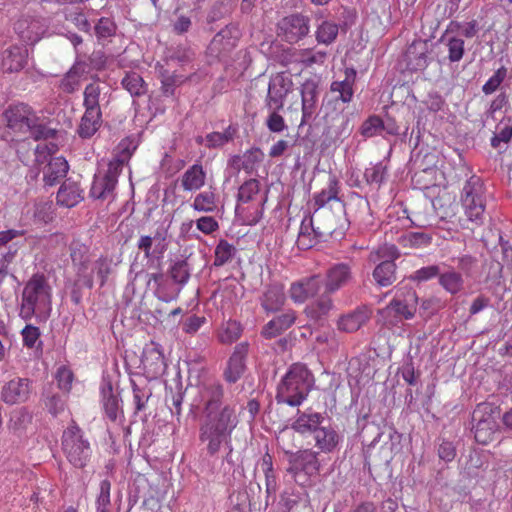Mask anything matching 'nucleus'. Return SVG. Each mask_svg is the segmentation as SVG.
<instances>
[{"label":"nucleus","instance_id":"50","mask_svg":"<svg viewBox=\"0 0 512 512\" xmlns=\"http://www.w3.org/2000/svg\"><path fill=\"white\" fill-rule=\"evenodd\" d=\"M170 276L175 283L185 284L190 278V266L187 260L178 259L170 267Z\"/></svg>","mask_w":512,"mask_h":512},{"label":"nucleus","instance_id":"33","mask_svg":"<svg viewBox=\"0 0 512 512\" xmlns=\"http://www.w3.org/2000/svg\"><path fill=\"white\" fill-rule=\"evenodd\" d=\"M286 300L283 286L275 284L269 286L261 296V306L267 313L279 311Z\"/></svg>","mask_w":512,"mask_h":512},{"label":"nucleus","instance_id":"4","mask_svg":"<svg viewBox=\"0 0 512 512\" xmlns=\"http://www.w3.org/2000/svg\"><path fill=\"white\" fill-rule=\"evenodd\" d=\"M312 384V375L306 366L294 364L278 385L276 400L289 406H299L308 396Z\"/></svg>","mask_w":512,"mask_h":512},{"label":"nucleus","instance_id":"28","mask_svg":"<svg viewBox=\"0 0 512 512\" xmlns=\"http://www.w3.org/2000/svg\"><path fill=\"white\" fill-rule=\"evenodd\" d=\"M355 80L356 70L352 67L345 68L344 78L333 81L330 85V91L337 93V99L343 103H349L353 98Z\"/></svg>","mask_w":512,"mask_h":512},{"label":"nucleus","instance_id":"34","mask_svg":"<svg viewBox=\"0 0 512 512\" xmlns=\"http://www.w3.org/2000/svg\"><path fill=\"white\" fill-rule=\"evenodd\" d=\"M57 203L66 208H72L83 200V190L76 182H64L58 190Z\"/></svg>","mask_w":512,"mask_h":512},{"label":"nucleus","instance_id":"3","mask_svg":"<svg viewBox=\"0 0 512 512\" xmlns=\"http://www.w3.org/2000/svg\"><path fill=\"white\" fill-rule=\"evenodd\" d=\"M52 310V287L44 274L36 273L25 283L20 302L19 316L30 321L36 317L46 320Z\"/></svg>","mask_w":512,"mask_h":512},{"label":"nucleus","instance_id":"27","mask_svg":"<svg viewBox=\"0 0 512 512\" xmlns=\"http://www.w3.org/2000/svg\"><path fill=\"white\" fill-rule=\"evenodd\" d=\"M371 318V311L365 307H358L354 311L341 316L337 322L339 330L352 333L359 330Z\"/></svg>","mask_w":512,"mask_h":512},{"label":"nucleus","instance_id":"11","mask_svg":"<svg viewBox=\"0 0 512 512\" xmlns=\"http://www.w3.org/2000/svg\"><path fill=\"white\" fill-rule=\"evenodd\" d=\"M318 455L319 452L312 449H302L289 453L290 467L288 472L294 475L303 472L310 476L319 473L321 465Z\"/></svg>","mask_w":512,"mask_h":512},{"label":"nucleus","instance_id":"7","mask_svg":"<svg viewBox=\"0 0 512 512\" xmlns=\"http://www.w3.org/2000/svg\"><path fill=\"white\" fill-rule=\"evenodd\" d=\"M122 169L123 161L115 159L108 164L106 170L98 171L90 188V197L102 201H112L115 198V189Z\"/></svg>","mask_w":512,"mask_h":512},{"label":"nucleus","instance_id":"41","mask_svg":"<svg viewBox=\"0 0 512 512\" xmlns=\"http://www.w3.org/2000/svg\"><path fill=\"white\" fill-rule=\"evenodd\" d=\"M432 241V237L424 232H407L398 238V243L408 248L427 247Z\"/></svg>","mask_w":512,"mask_h":512},{"label":"nucleus","instance_id":"12","mask_svg":"<svg viewBox=\"0 0 512 512\" xmlns=\"http://www.w3.org/2000/svg\"><path fill=\"white\" fill-rule=\"evenodd\" d=\"M353 279L351 266L348 263L339 262L330 265L324 275V290L330 294H334Z\"/></svg>","mask_w":512,"mask_h":512},{"label":"nucleus","instance_id":"26","mask_svg":"<svg viewBox=\"0 0 512 512\" xmlns=\"http://www.w3.org/2000/svg\"><path fill=\"white\" fill-rule=\"evenodd\" d=\"M69 165L63 157H50L48 163L42 168L45 186H54L64 179L68 173Z\"/></svg>","mask_w":512,"mask_h":512},{"label":"nucleus","instance_id":"5","mask_svg":"<svg viewBox=\"0 0 512 512\" xmlns=\"http://www.w3.org/2000/svg\"><path fill=\"white\" fill-rule=\"evenodd\" d=\"M61 449L67 461L75 468L82 469L90 461L92 449L82 430L75 424L67 427L62 435Z\"/></svg>","mask_w":512,"mask_h":512},{"label":"nucleus","instance_id":"22","mask_svg":"<svg viewBox=\"0 0 512 512\" xmlns=\"http://www.w3.org/2000/svg\"><path fill=\"white\" fill-rule=\"evenodd\" d=\"M332 294L324 290L323 294L304 308V314L315 323L324 321L334 308Z\"/></svg>","mask_w":512,"mask_h":512},{"label":"nucleus","instance_id":"60","mask_svg":"<svg viewBox=\"0 0 512 512\" xmlns=\"http://www.w3.org/2000/svg\"><path fill=\"white\" fill-rule=\"evenodd\" d=\"M66 20L74 24L79 30L89 32L91 25L83 12L78 9L66 13Z\"/></svg>","mask_w":512,"mask_h":512},{"label":"nucleus","instance_id":"63","mask_svg":"<svg viewBox=\"0 0 512 512\" xmlns=\"http://www.w3.org/2000/svg\"><path fill=\"white\" fill-rule=\"evenodd\" d=\"M440 270L439 266L437 265H430L426 267H422L418 270H416L412 275L411 279L418 282H425L428 281L438 275Z\"/></svg>","mask_w":512,"mask_h":512},{"label":"nucleus","instance_id":"43","mask_svg":"<svg viewBox=\"0 0 512 512\" xmlns=\"http://www.w3.org/2000/svg\"><path fill=\"white\" fill-rule=\"evenodd\" d=\"M85 72L83 64L73 65L61 81V88L67 93L74 92L80 85V80Z\"/></svg>","mask_w":512,"mask_h":512},{"label":"nucleus","instance_id":"9","mask_svg":"<svg viewBox=\"0 0 512 512\" xmlns=\"http://www.w3.org/2000/svg\"><path fill=\"white\" fill-rule=\"evenodd\" d=\"M310 29L309 19L300 14L284 17L278 23V36L289 43L298 42Z\"/></svg>","mask_w":512,"mask_h":512},{"label":"nucleus","instance_id":"57","mask_svg":"<svg viewBox=\"0 0 512 512\" xmlns=\"http://www.w3.org/2000/svg\"><path fill=\"white\" fill-rule=\"evenodd\" d=\"M384 128V123L380 117L370 116L362 124L360 133L366 138H371L379 135Z\"/></svg>","mask_w":512,"mask_h":512},{"label":"nucleus","instance_id":"1","mask_svg":"<svg viewBox=\"0 0 512 512\" xmlns=\"http://www.w3.org/2000/svg\"><path fill=\"white\" fill-rule=\"evenodd\" d=\"M199 397L204 415L199 438L207 444V452L213 456L222 444H230L231 433L238 424V418L234 407L226 405L220 409L223 388L216 380L205 381L199 387Z\"/></svg>","mask_w":512,"mask_h":512},{"label":"nucleus","instance_id":"59","mask_svg":"<svg viewBox=\"0 0 512 512\" xmlns=\"http://www.w3.org/2000/svg\"><path fill=\"white\" fill-rule=\"evenodd\" d=\"M385 175L386 167L381 162L371 165L364 172V177L370 184L380 185L384 181Z\"/></svg>","mask_w":512,"mask_h":512},{"label":"nucleus","instance_id":"44","mask_svg":"<svg viewBox=\"0 0 512 512\" xmlns=\"http://www.w3.org/2000/svg\"><path fill=\"white\" fill-rule=\"evenodd\" d=\"M441 41L445 42L448 49V59L450 62H459L465 53V42L457 36L443 35Z\"/></svg>","mask_w":512,"mask_h":512},{"label":"nucleus","instance_id":"21","mask_svg":"<svg viewBox=\"0 0 512 512\" xmlns=\"http://www.w3.org/2000/svg\"><path fill=\"white\" fill-rule=\"evenodd\" d=\"M248 353V343L242 342L235 346L234 352L228 360L227 368L224 372L225 379L230 383H235L245 370V358Z\"/></svg>","mask_w":512,"mask_h":512},{"label":"nucleus","instance_id":"39","mask_svg":"<svg viewBox=\"0 0 512 512\" xmlns=\"http://www.w3.org/2000/svg\"><path fill=\"white\" fill-rule=\"evenodd\" d=\"M100 93L101 88L97 83H90L85 87L83 93L85 113L102 114L99 103Z\"/></svg>","mask_w":512,"mask_h":512},{"label":"nucleus","instance_id":"16","mask_svg":"<svg viewBox=\"0 0 512 512\" xmlns=\"http://www.w3.org/2000/svg\"><path fill=\"white\" fill-rule=\"evenodd\" d=\"M237 40L238 30L227 26L213 37L208 46V52L211 56L220 58L236 46Z\"/></svg>","mask_w":512,"mask_h":512},{"label":"nucleus","instance_id":"55","mask_svg":"<svg viewBox=\"0 0 512 512\" xmlns=\"http://www.w3.org/2000/svg\"><path fill=\"white\" fill-rule=\"evenodd\" d=\"M512 138V125L500 122L491 138V146L493 148H500L501 143L508 144Z\"/></svg>","mask_w":512,"mask_h":512},{"label":"nucleus","instance_id":"62","mask_svg":"<svg viewBox=\"0 0 512 512\" xmlns=\"http://www.w3.org/2000/svg\"><path fill=\"white\" fill-rule=\"evenodd\" d=\"M279 110H271L267 117L266 125L271 132L280 133L287 129L284 118L278 113Z\"/></svg>","mask_w":512,"mask_h":512},{"label":"nucleus","instance_id":"8","mask_svg":"<svg viewBox=\"0 0 512 512\" xmlns=\"http://www.w3.org/2000/svg\"><path fill=\"white\" fill-rule=\"evenodd\" d=\"M293 82L289 75L277 73L270 78L268 92L265 100L269 110H281L284 100L292 90Z\"/></svg>","mask_w":512,"mask_h":512},{"label":"nucleus","instance_id":"6","mask_svg":"<svg viewBox=\"0 0 512 512\" xmlns=\"http://www.w3.org/2000/svg\"><path fill=\"white\" fill-rule=\"evenodd\" d=\"M461 204L468 220L481 225L486 208L485 186L482 179L472 175L461 191Z\"/></svg>","mask_w":512,"mask_h":512},{"label":"nucleus","instance_id":"48","mask_svg":"<svg viewBox=\"0 0 512 512\" xmlns=\"http://www.w3.org/2000/svg\"><path fill=\"white\" fill-rule=\"evenodd\" d=\"M237 132L234 126H228L223 132H212L206 135V146L209 148L222 147L226 143L232 141Z\"/></svg>","mask_w":512,"mask_h":512},{"label":"nucleus","instance_id":"47","mask_svg":"<svg viewBox=\"0 0 512 512\" xmlns=\"http://www.w3.org/2000/svg\"><path fill=\"white\" fill-rule=\"evenodd\" d=\"M236 253L235 247L228 241L221 239L214 251V266L221 267L232 260Z\"/></svg>","mask_w":512,"mask_h":512},{"label":"nucleus","instance_id":"10","mask_svg":"<svg viewBox=\"0 0 512 512\" xmlns=\"http://www.w3.org/2000/svg\"><path fill=\"white\" fill-rule=\"evenodd\" d=\"M33 393L32 381L16 377L6 382L1 388V399L8 405L27 402Z\"/></svg>","mask_w":512,"mask_h":512},{"label":"nucleus","instance_id":"24","mask_svg":"<svg viewBox=\"0 0 512 512\" xmlns=\"http://www.w3.org/2000/svg\"><path fill=\"white\" fill-rule=\"evenodd\" d=\"M315 444L314 446L318 449L317 452L329 454L338 449L342 437L332 426H322L316 431V434L312 437Z\"/></svg>","mask_w":512,"mask_h":512},{"label":"nucleus","instance_id":"17","mask_svg":"<svg viewBox=\"0 0 512 512\" xmlns=\"http://www.w3.org/2000/svg\"><path fill=\"white\" fill-rule=\"evenodd\" d=\"M300 93L302 100V118L300 126H303L309 122L316 111L319 96L318 83L312 79L306 80L301 85Z\"/></svg>","mask_w":512,"mask_h":512},{"label":"nucleus","instance_id":"52","mask_svg":"<svg viewBox=\"0 0 512 512\" xmlns=\"http://www.w3.org/2000/svg\"><path fill=\"white\" fill-rule=\"evenodd\" d=\"M260 192V182L256 179L245 181L238 189V201L247 203L252 201Z\"/></svg>","mask_w":512,"mask_h":512},{"label":"nucleus","instance_id":"36","mask_svg":"<svg viewBox=\"0 0 512 512\" xmlns=\"http://www.w3.org/2000/svg\"><path fill=\"white\" fill-rule=\"evenodd\" d=\"M373 278L379 286L386 287L396 281V265L393 261L380 262L373 271Z\"/></svg>","mask_w":512,"mask_h":512},{"label":"nucleus","instance_id":"49","mask_svg":"<svg viewBox=\"0 0 512 512\" xmlns=\"http://www.w3.org/2000/svg\"><path fill=\"white\" fill-rule=\"evenodd\" d=\"M460 30L464 37L473 38L479 31L478 22L476 20H471L467 23L451 21L445 30V35H449L450 33H457Z\"/></svg>","mask_w":512,"mask_h":512},{"label":"nucleus","instance_id":"30","mask_svg":"<svg viewBox=\"0 0 512 512\" xmlns=\"http://www.w3.org/2000/svg\"><path fill=\"white\" fill-rule=\"evenodd\" d=\"M417 296L414 291H409L404 300L393 299L384 312L393 314L395 317L411 319L416 312Z\"/></svg>","mask_w":512,"mask_h":512},{"label":"nucleus","instance_id":"2","mask_svg":"<svg viewBox=\"0 0 512 512\" xmlns=\"http://www.w3.org/2000/svg\"><path fill=\"white\" fill-rule=\"evenodd\" d=\"M6 136L11 140L32 137L35 140L53 138L55 130L46 126L32 107L25 103L10 105L4 112Z\"/></svg>","mask_w":512,"mask_h":512},{"label":"nucleus","instance_id":"23","mask_svg":"<svg viewBox=\"0 0 512 512\" xmlns=\"http://www.w3.org/2000/svg\"><path fill=\"white\" fill-rule=\"evenodd\" d=\"M304 219L312 220L311 230L315 237L331 236L336 230L335 217L331 210H315L311 216Z\"/></svg>","mask_w":512,"mask_h":512},{"label":"nucleus","instance_id":"38","mask_svg":"<svg viewBox=\"0 0 512 512\" xmlns=\"http://www.w3.org/2000/svg\"><path fill=\"white\" fill-rule=\"evenodd\" d=\"M102 114H83L77 132L81 138H91L101 127Z\"/></svg>","mask_w":512,"mask_h":512},{"label":"nucleus","instance_id":"45","mask_svg":"<svg viewBox=\"0 0 512 512\" xmlns=\"http://www.w3.org/2000/svg\"><path fill=\"white\" fill-rule=\"evenodd\" d=\"M241 334V324L235 320H229L220 328L218 332V339L222 344L229 345L237 341Z\"/></svg>","mask_w":512,"mask_h":512},{"label":"nucleus","instance_id":"37","mask_svg":"<svg viewBox=\"0 0 512 512\" xmlns=\"http://www.w3.org/2000/svg\"><path fill=\"white\" fill-rule=\"evenodd\" d=\"M339 33V25L332 20H322L316 27L315 37L319 44H332Z\"/></svg>","mask_w":512,"mask_h":512},{"label":"nucleus","instance_id":"19","mask_svg":"<svg viewBox=\"0 0 512 512\" xmlns=\"http://www.w3.org/2000/svg\"><path fill=\"white\" fill-rule=\"evenodd\" d=\"M325 418L323 414L307 410L305 412L298 411V415L292 423V429L300 435H311L312 437L316 434V431L323 426Z\"/></svg>","mask_w":512,"mask_h":512},{"label":"nucleus","instance_id":"14","mask_svg":"<svg viewBox=\"0 0 512 512\" xmlns=\"http://www.w3.org/2000/svg\"><path fill=\"white\" fill-rule=\"evenodd\" d=\"M70 256L73 264L77 267L78 281L91 289L93 287V275L88 272V247L79 241H73L70 245Z\"/></svg>","mask_w":512,"mask_h":512},{"label":"nucleus","instance_id":"61","mask_svg":"<svg viewBox=\"0 0 512 512\" xmlns=\"http://www.w3.org/2000/svg\"><path fill=\"white\" fill-rule=\"evenodd\" d=\"M115 24L109 18H101L95 26V33L99 39H106L115 33Z\"/></svg>","mask_w":512,"mask_h":512},{"label":"nucleus","instance_id":"31","mask_svg":"<svg viewBox=\"0 0 512 512\" xmlns=\"http://www.w3.org/2000/svg\"><path fill=\"white\" fill-rule=\"evenodd\" d=\"M479 412V410H476L473 413V420L477 421L474 426V437L478 443L487 444L494 439L497 432V423L491 415L480 418L478 416Z\"/></svg>","mask_w":512,"mask_h":512},{"label":"nucleus","instance_id":"53","mask_svg":"<svg viewBox=\"0 0 512 512\" xmlns=\"http://www.w3.org/2000/svg\"><path fill=\"white\" fill-rule=\"evenodd\" d=\"M99 494L96 498V512H109L111 505L110 491L111 483L109 480L104 479L99 485Z\"/></svg>","mask_w":512,"mask_h":512},{"label":"nucleus","instance_id":"56","mask_svg":"<svg viewBox=\"0 0 512 512\" xmlns=\"http://www.w3.org/2000/svg\"><path fill=\"white\" fill-rule=\"evenodd\" d=\"M143 83H144L143 79L137 73L127 74L122 80L123 87L131 95H134V96H139L145 92Z\"/></svg>","mask_w":512,"mask_h":512},{"label":"nucleus","instance_id":"20","mask_svg":"<svg viewBox=\"0 0 512 512\" xmlns=\"http://www.w3.org/2000/svg\"><path fill=\"white\" fill-rule=\"evenodd\" d=\"M27 58L28 50L25 46H10L2 53L1 69L3 72H18L25 67Z\"/></svg>","mask_w":512,"mask_h":512},{"label":"nucleus","instance_id":"15","mask_svg":"<svg viewBox=\"0 0 512 512\" xmlns=\"http://www.w3.org/2000/svg\"><path fill=\"white\" fill-rule=\"evenodd\" d=\"M137 248L144 253L148 261L160 259L167 249L166 232L157 229L153 235H141Z\"/></svg>","mask_w":512,"mask_h":512},{"label":"nucleus","instance_id":"46","mask_svg":"<svg viewBox=\"0 0 512 512\" xmlns=\"http://www.w3.org/2000/svg\"><path fill=\"white\" fill-rule=\"evenodd\" d=\"M338 195V181L335 177H330L327 186L321 192L314 196V202L317 211L323 208L329 201L336 200Z\"/></svg>","mask_w":512,"mask_h":512},{"label":"nucleus","instance_id":"54","mask_svg":"<svg viewBox=\"0 0 512 512\" xmlns=\"http://www.w3.org/2000/svg\"><path fill=\"white\" fill-rule=\"evenodd\" d=\"M312 220L303 219L300 225V231L297 239L298 247L301 249H309L315 243V235L311 230Z\"/></svg>","mask_w":512,"mask_h":512},{"label":"nucleus","instance_id":"18","mask_svg":"<svg viewBox=\"0 0 512 512\" xmlns=\"http://www.w3.org/2000/svg\"><path fill=\"white\" fill-rule=\"evenodd\" d=\"M321 280L318 275L305 277L291 285L289 294L290 298L298 304L304 303L306 300L316 296L320 290Z\"/></svg>","mask_w":512,"mask_h":512},{"label":"nucleus","instance_id":"29","mask_svg":"<svg viewBox=\"0 0 512 512\" xmlns=\"http://www.w3.org/2000/svg\"><path fill=\"white\" fill-rule=\"evenodd\" d=\"M296 318L295 311L287 310L266 323L262 328L261 334L268 339L277 337L290 328L295 323Z\"/></svg>","mask_w":512,"mask_h":512},{"label":"nucleus","instance_id":"40","mask_svg":"<svg viewBox=\"0 0 512 512\" xmlns=\"http://www.w3.org/2000/svg\"><path fill=\"white\" fill-rule=\"evenodd\" d=\"M439 284L448 293L454 295L463 289L464 280L460 273L455 270H449L439 275Z\"/></svg>","mask_w":512,"mask_h":512},{"label":"nucleus","instance_id":"35","mask_svg":"<svg viewBox=\"0 0 512 512\" xmlns=\"http://www.w3.org/2000/svg\"><path fill=\"white\" fill-rule=\"evenodd\" d=\"M405 58L409 69L417 71L427 67V47L426 44L419 41L412 43L406 53Z\"/></svg>","mask_w":512,"mask_h":512},{"label":"nucleus","instance_id":"51","mask_svg":"<svg viewBox=\"0 0 512 512\" xmlns=\"http://www.w3.org/2000/svg\"><path fill=\"white\" fill-rule=\"evenodd\" d=\"M400 256L397 247L394 244H384L377 250L372 251L369 255V261L376 263L377 261H393Z\"/></svg>","mask_w":512,"mask_h":512},{"label":"nucleus","instance_id":"32","mask_svg":"<svg viewBox=\"0 0 512 512\" xmlns=\"http://www.w3.org/2000/svg\"><path fill=\"white\" fill-rule=\"evenodd\" d=\"M206 182V172L199 163L193 164L181 176L180 183L184 191L200 190Z\"/></svg>","mask_w":512,"mask_h":512},{"label":"nucleus","instance_id":"58","mask_svg":"<svg viewBox=\"0 0 512 512\" xmlns=\"http://www.w3.org/2000/svg\"><path fill=\"white\" fill-rule=\"evenodd\" d=\"M507 76V69L505 67H500L495 71V73L486 81V83L482 87V91L486 95H490L494 93L504 79Z\"/></svg>","mask_w":512,"mask_h":512},{"label":"nucleus","instance_id":"42","mask_svg":"<svg viewBox=\"0 0 512 512\" xmlns=\"http://www.w3.org/2000/svg\"><path fill=\"white\" fill-rule=\"evenodd\" d=\"M191 207L197 212H214L217 209L216 194L213 191H204L197 194Z\"/></svg>","mask_w":512,"mask_h":512},{"label":"nucleus","instance_id":"13","mask_svg":"<svg viewBox=\"0 0 512 512\" xmlns=\"http://www.w3.org/2000/svg\"><path fill=\"white\" fill-rule=\"evenodd\" d=\"M141 364L149 378H156L165 372L166 363L159 344L152 341L144 346Z\"/></svg>","mask_w":512,"mask_h":512},{"label":"nucleus","instance_id":"64","mask_svg":"<svg viewBox=\"0 0 512 512\" xmlns=\"http://www.w3.org/2000/svg\"><path fill=\"white\" fill-rule=\"evenodd\" d=\"M56 380L60 389L69 392L73 381V373L67 367L61 366L56 372Z\"/></svg>","mask_w":512,"mask_h":512},{"label":"nucleus","instance_id":"25","mask_svg":"<svg viewBox=\"0 0 512 512\" xmlns=\"http://www.w3.org/2000/svg\"><path fill=\"white\" fill-rule=\"evenodd\" d=\"M15 30L23 41L34 44L41 39L46 26L39 19L22 18L15 23Z\"/></svg>","mask_w":512,"mask_h":512}]
</instances>
